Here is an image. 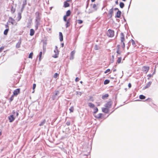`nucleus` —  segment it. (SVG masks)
Listing matches in <instances>:
<instances>
[{"label": "nucleus", "mask_w": 158, "mask_h": 158, "mask_svg": "<svg viewBox=\"0 0 158 158\" xmlns=\"http://www.w3.org/2000/svg\"><path fill=\"white\" fill-rule=\"evenodd\" d=\"M9 28H7L6 30H5L4 32V34L5 35H7L8 31H9Z\"/></svg>", "instance_id": "obj_31"}, {"label": "nucleus", "mask_w": 158, "mask_h": 158, "mask_svg": "<svg viewBox=\"0 0 158 158\" xmlns=\"http://www.w3.org/2000/svg\"><path fill=\"white\" fill-rule=\"evenodd\" d=\"M70 122H67L66 123V124L67 125V126H69L70 125Z\"/></svg>", "instance_id": "obj_57"}, {"label": "nucleus", "mask_w": 158, "mask_h": 158, "mask_svg": "<svg viewBox=\"0 0 158 158\" xmlns=\"http://www.w3.org/2000/svg\"><path fill=\"white\" fill-rule=\"evenodd\" d=\"M54 52L55 53V54L53 56L54 58H56L58 57V50H54Z\"/></svg>", "instance_id": "obj_13"}, {"label": "nucleus", "mask_w": 158, "mask_h": 158, "mask_svg": "<svg viewBox=\"0 0 158 158\" xmlns=\"http://www.w3.org/2000/svg\"><path fill=\"white\" fill-rule=\"evenodd\" d=\"M88 106L90 107L91 108H93L95 107L94 105L91 103H88Z\"/></svg>", "instance_id": "obj_23"}, {"label": "nucleus", "mask_w": 158, "mask_h": 158, "mask_svg": "<svg viewBox=\"0 0 158 158\" xmlns=\"http://www.w3.org/2000/svg\"><path fill=\"white\" fill-rule=\"evenodd\" d=\"M46 45H47L46 42H43V46H44V47H45V46L46 47Z\"/></svg>", "instance_id": "obj_53"}, {"label": "nucleus", "mask_w": 158, "mask_h": 158, "mask_svg": "<svg viewBox=\"0 0 158 158\" xmlns=\"http://www.w3.org/2000/svg\"><path fill=\"white\" fill-rule=\"evenodd\" d=\"M109 95H108V94H105V95H103L102 96V98L103 99H105L106 98H107L108 97Z\"/></svg>", "instance_id": "obj_25"}, {"label": "nucleus", "mask_w": 158, "mask_h": 158, "mask_svg": "<svg viewBox=\"0 0 158 158\" xmlns=\"http://www.w3.org/2000/svg\"><path fill=\"white\" fill-rule=\"evenodd\" d=\"M122 60V57H118V59L117 60V63L118 64H119L121 63Z\"/></svg>", "instance_id": "obj_29"}, {"label": "nucleus", "mask_w": 158, "mask_h": 158, "mask_svg": "<svg viewBox=\"0 0 158 158\" xmlns=\"http://www.w3.org/2000/svg\"><path fill=\"white\" fill-rule=\"evenodd\" d=\"M149 69V67L146 66H144L143 67V70L144 72H147L148 71Z\"/></svg>", "instance_id": "obj_14"}, {"label": "nucleus", "mask_w": 158, "mask_h": 158, "mask_svg": "<svg viewBox=\"0 0 158 158\" xmlns=\"http://www.w3.org/2000/svg\"><path fill=\"white\" fill-rule=\"evenodd\" d=\"M19 92L20 89H16L14 91L13 95H17L19 93Z\"/></svg>", "instance_id": "obj_6"}, {"label": "nucleus", "mask_w": 158, "mask_h": 158, "mask_svg": "<svg viewBox=\"0 0 158 158\" xmlns=\"http://www.w3.org/2000/svg\"><path fill=\"white\" fill-rule=\"evenodd\" d=\"M120 46L119 45H118L116 48L117 50H120Z\"/></svg>", "instance_id": "obj_45"}, {"label": "nucleus", "mask_w": 158, "mask_h": 158, "mask_svg": "<svg viewBox=\"0 0 158 158\" xmlns=\"http://www.w3.org/2000/svg\"><path fill=\"white\" fill-rule=\"evenodd\" d=\"M114 10H118V9L117 8H114Z\"/></svg>", "instance_id": "obj_62"}, {"label": "nucleus", "mask_w": 158, "mask_h": 158, "mask_svg": "<svg viewBox=\"0 0 158 158\" xmlns=\"http://www.w3.org/2000/svg\"><path fill=\"white\" fill-rule=\"evenodd\" d=\"M121 12L119 10H118V11L117 12L116 15L115 16V18H120L121 16Z\"/></svg>", "instance_id": "obj_7"}, {"label": "nucleus", "mask_w": 158, "mask_h": 158, "mask_svg": "<svg viewBox=\"0 0 158 158\" xmlns=\"http://www.w3.org/2000/svg\"><path fill=\"white\" fill-rule=\"evenodd\" d=\"M6 27L7 28H9V26H8V23H7V24L5 25Z\"/></svg>", "instance_id": "obj_58"}, {"label": "nucleus", "mask_w": 158, "mask_h": 158, "mask_svg": "<svg viewBox=\"0 0 158 158\" xmlns=\"http://www.w3.org/2000/svg\"><path fill=\"white\" fill-rule=\"evenodd\" d=\"M35 20H40L41 19V15L39 12H37L35 13Z\"/></svg>", "instance_id": "obj_2"}, {"label": "nucleus", "mask_w": 158, "mask_h": 158, "mask_svg": "<svg viewBox=\"0 0 158 158\" xmlns=\"http://www.w3.org/2000/svg\"><path fill=\"white\" fill-rule=\"evenodd\" d=\"M115 4L117 5H118V2L117 0L115 2Z\"/></svg>", "instance_id": "obj_63"}, {"label": "nucleus", "mask_w": 158, "mask_h": 158, "mask_svg": "<svg viewBox=\"0 0 158 158\" xmlns=\"http://www.w3.org/2000/svg\"><path fill=\"white\" fill-rule=\"evenodd\" d=\"M46 46H45V47H44V46H43V49L44 50H46Z\"/></svg>", "instance_id": "obj_61"}, {"label": "nucleus", "mask_w": 158, "mask_h": 158, "mask_svg": "<svg viewBox=\"0 0 158 158\" xmlns=\"http://www.w3.org/2000/svg\"><path fill=\"white\" fill-rule=\"evenodd\" d=\"M39 26V25H35V30H37L38 29Z\"/></svg>", "instance_id": "obj_55"}, {"label": "nucleus", "mask_w": 158, "mask_h": 158, "mask_svg": "<svg viewBox=\"0 0 158 158\" xmlns=\"http://www.w3.org/2000/svg\"><path fill=\"white\" fill-rule=\"evenodd\" d=\"M94 49L95 50H98L99 49V47L97 45H96L94 47Z\"/></svg>", "instance_id": "obj_37"}, {"label": "nucleus", "mask_w": 158, "mask_h": 158, "mask_svg": "<svg viewBox=\"0 0 158 158\" xmlns=\"http://www.w3.org/2000/svg\"><path fill=\"white\" fill-rule=\"evenodd\" d=\"M110 82V81L109 80L106 79L104 81V85H106L109 84Z\"/></svg>", "instance_id": "obj_32"}, {"label": "nucleus", "mask_w": 158, "mask_h": 158, "mask_svg": "<svg viewBox=\"0 0 158 158\" xmlns=\"http://www.w3.org/2000/svg\"><path fill=\"white\" fill-rule=\"evenodd\" d=\"M112 102L111 101H109L107 102L105 105L104 106L106 107H107L108 108H110L112 105Z\"/></svg>", "instance_id": "obj_4"}, {"label": "nucleus", "mask_w": 158, "mask_h": 158, "mask_svg": "<svg viewBox=\"0 0 158 158\" xmlns=\"http://www.w3.org/2000/svg\"><path fill=\"white\" fill-rule=\"evenodd\" d=\"M131 43L133 45H134L135 44V41L132 39H131Z\"/></svg>", "instance_id": "obj_50"}, {"label": "nucleus", "mask_w": 158, "mask_h": 158, "mask_svg": "<svg viewBox=\"0 0 158 158\" xmlns=\"http://www.w3.org/2000/svg\"><path fill=\"white\" fill-rule=\"evenodd\" d=\"M77 22L79 24H81L82 23L83 21L81 20L78 19L77 20Z\"/></svg>", "instance_id": "obj_42"}, {"label": "nucleus", "mask_w": 158, "mask_h": 158, "mask_svg": "<svg viewBox=\"0 0 158 158\" xmlns=\"http://www.w3.org/2000/svg\"><path fill=\"white\" fill-rule=\"evenodd\" d=\"M45 122H46V120L44 119V120L43 121H42L41 123L40 124H39V125L40 126H43L44 124V123H45Z\"/></svg>", "instance_id": "obj_26"}, {"label": "nucleus", "mask_w": 158, "mask_h": 158, "mask_svg": "<svg viewBox=\"0 0 158 158\" xmlns=\"http://www.w3.org/2000/svg\"><path fill=\"white\" fill-rule=\"evenodd\" d=\"M21 12H19L18 15V21H19L21 18Z\"/></svg>", "instance_id": "obj_24"}, {"label": "nucleus", "mask_w": 158, "mask_h": 158, "mask_svg": "<svg viewBox=\"0 0 158 158\" xmlns=\"http://www.w3.org/2000/svg\"><path fill=\"white\" fill-rule=\"evenodd\" d=\"M4 49V47L2 46L0 48V52H1Z\"/></svg>", "instance_id": "obj_49"}, {"label": "nucleus", "mask_w": 158, "mask_h": 158, "mask_svg": "<svg viewBox=\"0 0 158 158\" xmlns=\"http://www.w3.org/2000/svg\"><path fill=\"white\" fill-rule=\"evenodd\" d=\"M139 98L141 99H144L146 97L143 95H140L139 96Z\"/></svg>", "instance_id": "obj_30"}, {"label": "nucleus", "mask_w": 158, "mask_h": 158, "mask_svg": "<svg viewBox=\"0 0 158 158\" xmlns=\"http://www.w3.org/2000/svg\"><path fill=\"white\" fill-rule=\"evenodd\" d=\"M8 119L10 122H13L15 118V117H14V114H12L10 115L8 117Z\"/></svg>", "instance_id": "obj_3"}, {"label": "nucleus", "mask_w": 158, "mask_h": 158, "mask_svg": "<svg viewBox=\"0 0 158 158\" xmlns=\"http://www.w3.org/2000/svg\"><path fill=\"white\" fill-rule=\"evenodd\" d=\"M59 94V92L58 91H56L55 92V94L54 96L53 97V99H54L55 98V97L56 96H57L58 94Z\"/></svg>", "instance_id": "obj_28"}, {"label": "nucleus", "mask_w": 158, "mask_h": 158, "mask_svg": "<svg viewBox=\"0 0 158 158\" xmlns=\"http://www.w3.org/2000/svg\"><path fill=\"white\" fill-rule=\"evenodd\" d=\"M42 52H40L39 54V60L40 61L41 60V57L42 56Z\"/></svg>", "instance_id": "obj_35"}, {"label": "nucleus", "mask_w": 158, "mask_h": 158, "mask_svg": "<svg viewBox=\"0 0 158 158\" xmlns=\"http://www.w3.org/2000/svg\"><path fill=\"white\" fill-rule=\"evenodd\" d=\"M120 38H121V42L122 43L125 40V38H124V35H123V33H121Z\"/></svg>", "instance_id": "obj_11"}, {"label": "nucleus", "mask_w": 158, "mask_h": 158, "mask_svg": "<svg viewBox=\"0 0 158 158\" xmlns=\"http://www.w3.org/2000/svg\"><path fill=\"white\" fill-rule=\"evenodd\" d=\"M75 53V52L74 51H72L70 54V59L73 60L74 58V56Z\"/></svg>", "instance_id": "obj_12"}, {"label": "nucleus", "mask_w": 158, "mask_h": 158, "mask_svg": "<svg viewBox=\"0 0 158 158\" xmlns=\"http://www.w3.org/2000/svg\"><path fill=\"white\" fill-rule=\"evenodd\" d=\"M152 83V81H149L147 84L143 88V89H145L149 88L151 85Z\"/></svg>", "instance_id": "obj_9"}, {"label": "nucleus", "mask_w": 158, "mask_h": 158, "mask_svg": "<svg viewBox=\"0 0 158 158\" xmlns=\"http://www.w3.org/2000/svg\"><path fill=\"white\" fill-rule=\"evenodd\" d=\"M67 17L65 15H64V20L65 22H66L68 20L67 19Z\"/></svg>", "instance_id": "obj_48"}, {"label": "nucleus", "mask_w": 158, "mask_h": 158, "mask_svg": "<svg viewBox=\"0 0 158 158\" xmlns=\"http://www.w3.org/2000/svg\"><path fill=\"white\" fill-rule=\"evenodd\" d=\"M102 111L103 112L106 113H108L109 111V109L107 107H103L102 108Z\"/></svg>", "instance_id": "obj_5"}, {"label": "nucleus", "mask_w": 158, "mask_h": 158, "mask_svg": "<svg viewBox=\"0 0 158 158\" xmlns=\"http://www.w3.org/2000/svg\"><path fill=\"white\" fill-rule=\"evenodd\" d=\"M14 95H12L10 97V102H12L14 99Z\"/></svg>", "instance_id": "obj_41"}, {"label": "nucleus", "mask_w": 158, "mask_h": 158, "mask_svg": "<svg viewBox=\"0 0 158 158\" xmlns=\"http://www.w3.org/2000/svg\"><path fill=\"white\" fill-rule=\"evenodd\" d=\"M116 53L117 54V56H118V55L120 54L121 53V51L120 50H117Z\"/></svg>", "instance_id": "obj_43"}, {"label": "nucleus", "mask_w": 158, "mask_h": 158, "mask_svg": "<svg viewBox=\"0 0 158 158\" xmlns=\"http://www.w3.org/2000/svg\"><path fill=\"white\" fill-rule=\"evenodd\" d=\"M55 50H58V49H57V46H55Z\"/></svg>", "instance_id": "obj_64"}, {"label": "nucleus", "mask_w": 158, "mask_h": 158, "mask_svg": "<svg viewBox=\"0 0 158 158\" xmlns=\"http://www.w3.org/2000/svg\"><path fill=\"white\" fill-rule=\"evenodd\" d=\"M71 13V12L70 10H68L66 12V15H65L66 16L68 17L70 15Z\"/></svg>", "instance_id": "obj_22"}, {"label": "nucleus", "mask_w": 158, "mask_h": 158, "mask_svg": "<svg viewBox=\"0 0 158 158\" xmlns=\"http://www.w3.org/2000/svg\"><path fill=\"white\" fill-rule=\"evenodd\" d=\"M60 39V41L63 40V36L61 32H59Z\"/></svg>", "instance_id": "obj_20"}, {"label": "nucleus", "mask_w": 158, "mask_h": 158, "mask_svg": "<svg viewBox=\"0 0 158 158\" xmlns=\"http://www.w3.org/2000/svg\"><path fill=\"white\" fill-rule=\"evenodd\" d=\"M107 34L108 36L112 37L114 35V31L113 30L109 29L107 32Z\"/></svg>", "instance_id": "obj_1"}, {"label": "nucleus", "mask_w": 158, "mask_h": 158, "mask_svg": "<svg viewBox=\"0 0 158 158\" xmlns=\"http://www.w3.org/2000/svg\"><path fill=\"white\" fill-rule=\"evenodd\" d=\"M35 33V31L34 29H31L30 30V35L31 36H33L34 35Z\"/></svg>", "instance_id": "obj_17"}, {"label": "nucleus", "mask_w": 158, "mask_h": 158, "mask_svg": "<svg viewBox=\"0 0 158 158\" xmlns=\"http://www.w3.org/2000/svg\"><path fill=\"white\" fill-rule=\"evenodd\" d=\"M153 76V74H149L148 75V79H149V78L152 77Z\"/></svg>", "instance_id": "obj_51"}, {"label": "nucleus", "mask_w": 158, "mask_h": 158, "mask_svg": "<svg viewBox=\"0 0 158 158\" xmlns=\"http://www.w3.org/2000/svg\"><path fill=\"white\" fill-rule=\"evenodd\" d=\"M114 61V56L113 55L112 56V58L110 60V62L111 63H113Z\"/></svg>", "instance_id": "obj_39"}, {"label": "nucleus", "mask_w": 158, "mask_h": 158, "mask_svg": "<svg viewBox=\"0 0 158 158\" xmlns=\"http://www.w3.org/2000/svg\"><path fill=\"white\" fill-rule=\"evenodd\" d=\"M76 94L77 95H79L80 96H81L82 94V93L80 92L77 91Z\"/></svg>", "instance_id": "obj_44"}, {"label": "nucleus", "mask_w": 158, "mask_h": 158, "mask_svg": "<svg viewBox=\"0 0 158 158\" xmlns=\"http://www.w3.org/2000/svg\"><path fill=\"white\" fill-rule=\"evenodd\" d=\"M33 55V52H31L30 53L29 55L28 58H32V56Z\"/></svg>", "instance_id": "obj_40"}, {"label": "nucleus", "mask_w": 158, "mask_h": 158, "mask_svg": "<svg viewBox=\"0 0 158 158\" xmlns=\"http://www.w3.org/2000/svg\"><path fill=\"white\" fill-rule=\"evenodd\" d=\"M70 113L73 112L74 111V108L73 106H71L69 109Z\"/></svg>", "instance_id": "obj_34"}, {"label": "nucleus", "mask_w": 158, "mask_h": 158, "mask_svg": "<svg viewBox=\"0 0 158 158\" xmlns=\"http://www.w3.org/2000/svg\"><path fill=\"white\" fill-rule=\"evenodd\" d=\"M131 0L130 2V3H129V6H128V10H129V8L130 7V6L131 3Z\"/></svg>", "instance_id": "obj_60"}, {"label": "nucleus", "mask_w": 158, "mask_h": 158, "mask_svg": "<svg viewBox=\"0 0 158 158\" xmlns=\"http://www.w3.org/2000/svg\"><path fill=\"white\" fill-rule=\"evenodd\" d=\"M119 6L121 8H123L124 6V4L123 2H120L119 3Z\"/></svg>", "instance_id": "obj_27"}, {"label": "nucleus", "mask_w": 158, "mask_h": 158, "mask_svg": "<svg viewBox=\"0 0 158 158\" xmlns=\"http://www.w3.org/2000/svg\"><path fill=\"white\" fill-rule=\"evenodd\" d=\"M19 111H17L15 112L14 110H13L12 112V114H14V115L15 118L16 117H17L19 115Z\"/></svg>", "instance_id": "obj_8"}, {"label": "nucleus", "mask_w": 158, "mask_h": 158, "mask_svg": "<svg viewBox=\"0 0 158 158\" xmlns=\"http://www.w3.org/2000/svg\"><path fill=\"white\" fill-rule=\"evenodd\" d=\"M21 43V38L19 40V42L17 43L16 45V47L17 48H19L20 46V45Z\"/></svg>", "instance_id": "obj_10"}, {"label": "nucleus", "mask_w": 158, "mask_h": 158, "mask_svg": "<svg viewBox=\"0 0 158 158\" xmlns=\"http://www.w3.org/2000/svg\"><path fill=\"white\" fill-rule=\"evenodd\" d=\"M69 6V4L66 1L64 2V6L66 8L68 7Z\"/></svg>", "instance_id": "obj_18"}, {"label": "nucleus", "mask_w": 158, "mask_h": 158, "mask_svg": "<svg viewBox=\"0 0 158 158\" xmlns=\"http://www.w3.org/2000/svg\"><path fill=\"white\" fill-rule=\"evenodd\" d=\"M79 79H80L79 78L77 77L76 78L75 80L76 82H78L79 81Z\"/></svg>", "instance_id": "obj_54"}, {"label": "nucleus", "mask_w": 158, "mask_h": 158, "mask_svg": "<svg viewBox=\"0 0 158 158\" xmlns=\"http://www.w3.org/2000/svg\"><path fill=\"white\" fill-rule=\"evenodd\" d=\"M36 85L35 84H34L33 86V89H34L36 87Z\"/></svg>", "instance_id": "obj_52"}, {"label": "nucleus", "mask_w": 158, "mask_h": 158, "mask_svg": "<svg viewBox=\"0 0 158 158\" xmlns=\"http://www.w3.org/2000/svg\"><path fill=\"white\" fill-rule=\"evenodd\" d=\"M110 69H107L105 72V73H106L108 72H109L110 71Z\"/></svg>", "instance_id": "obj_47"}, {"label": "nucleus", "mask_w": 158, "mask_h": 158, "mask_svg": "<svg viewBox=\"0 0 158 158\" xmlns=\"http://www.w3.org/2000/svg\"><path fill=\"white\" fill-rule=\"evenodd\" d=\"M26 0H25V2H23V4L22 5V7L21 10V12L23 11V9L24 8L26 4Z\"/></svg>", "instance_id": "obj_19"}, {"label": "nucleus", "mask_w": 158, "mask_h": 158, "mask_svg": "<svg viewBox=\"0 0 158 158\" xmlns=\"http://www.w3.org/2000/svg\"><path fill=\"white\" fill-rule=\"evenodd\" d=\"M98 111V108L97 107H95L94 108V113H96Z\"/></svg>", "instance_id": "obj_36"}, {"label": "nucleus", "mask_w": 158, "mask_h": 158, "mask_svg": "<svg viewBox=\"0 0 158 158\" xmlns=\"http://www.w3.org/2000/svg\"><path fill=\"white\" fill-rule=\"evenodd\" d=\"M131 85L130 83H129L128 85V87L129 88H130L131 87Z\"/></svg>", "instance_id": "obj_59"}, {"label": "nucleus", "mask_w": 158, "mask_h": 158, "mask_svg": "<svg viewBox=\"0 0 158 158\" xmlns=\"http://www.w3.org/2000/svg\"><path fill=\"white\" fill-rule=\"evenodd\" d=\"M59 74L57 73H56L54 74L53 77L54 78H56L59 76Z\"/></svg>", "instance_id": "obj_38"}, {"label": "nucleus", "mask_w": 158, "mask_h": 158, "mask_svg": "<svg viewBox=\"0 0 158 158\" xmlns=\"http://www.w3.org/2000/svg\"><path fill=\"white\" fill-rule=\"evenodd\" d=\"M70 19H69L66 22V23L65 24V26H66V28H67L68 27H69L70 25Z\"/></svg>", "instance_id": "obj_15"}, {"label": "nucleus", "mask_w": 158, "mask_h": 158, "mask_svg": "<svg viewBox=\"0 0 158 158\" xmlns=\"http://www.w3.org/2000/svg\"><path fill=\"white\" fill-rule=\"evenodd\" d=\"M114 12V10L113 8L111 9L109 11V14L110 15V17L112 16V14Z\"/></svg>", "instance_id": "obj_16"}, {"label": "nucleus", "mask_w": 158, "mask_h": 158, "mask_svg": "<svg viewBox=\"0 0 158 158\" xmlns=\"http://www.w3.org/2000/svg\"><path fill=\"white\" fill-rule=\"evenodd\" d=\"M40 20H35V25H40Z\"/></svg>", "instance_id": "obj_33"}, {"label": "nucleus", "mask_w": 158, "mask_h": 158, "mask_svg": "<svg viewBox=\"0 0 158 158\" xmlns=\"http://www.w3.org/2000/svg\"><path fill=\"white\" fill-rule=\"evenodd\" d=\"M122 43H123V45H122V47L123 48H124L125 47V44L124 42Z\"/></svg>", "instance_id": "obj_56"}, {"label": "nucleus", "mask_w": 158, "mask_h": 158, "mask_svg": "<svg viewBox=\"0 0 158 158\" xmlns=\"http://www.w3.org/2000/svg\"><path fill=\"white\" fill-rule=\"evenodd\" d=\"M102 114L99 113V114H98L97 115L95 116V117L96 118H100L102 117Z\"/></svg>", "instance_id": "obj_21"}, {"label": "nucleus", "mask_w": 158, "mask_h": 158, "mask_svg": "<svg viewBox=\"0 0 158 158\" xmlns=\"http://www.w3.org/2000/svg\"><path fill=\"white\" fill-rule=\"evenodd\" d=\"M96 5L95 4H94L93 5V8L96 10H97V9L96 8Z\"/></svg>", "instance_id": "obj_46"}]
</instances>
